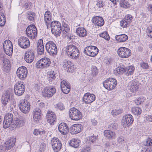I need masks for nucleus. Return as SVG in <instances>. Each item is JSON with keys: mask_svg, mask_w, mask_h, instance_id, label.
Returning <instances> with one entry per match:
<instances>
[{"mask_svg": "<svg viewBox=\"0 0 152 152\" xmlns=\"http://www.w3.org/2000/svg\"><path fill=\"white\" fill-rule=\"evenodd\" d=\"M25 88V87L23 83L18 82L14 86V91L16 95L20 96L24 93Z\"/></svg>", "mask_w": 152, "mask_h": 152, "instance_id": "1a4fd4ad", "label": "nucleus"}, {"mask_svg": "<svg viewBox=\"0 0 152 152\" xmlns=\"http://www.w3.org/2000/svg\"><path fill=\"white\" fill-rule=\"evenodd\" d=\"M18 42L19 46L24 49L28 48L30 45L29 39L27 37H20L18 39Z\"/></svg>", "mask_w": 152, "mask_h": 152, "instance_id": "2eb2a0df", "label": "nucleus"}, {"mask_svg": "<svg viewBox=\"0 0 152 152\" xmlns=\"http://www.w3.org/2000/svg\"><path fill=\"white\" fill-rule=\"evenodd\" d=\"M147 35L148 37L152 38V26L148 28L147 32Z\"/></svg>", "mask_w": 152, "mask_h": 152, "instance_id": "680f3d73", "label": "nucleus"}, {"mask_svg": "<svg viewBox=\"0 0 152 152\" xmlns=\"http://www.w3.org/2000/svg\"><path fill=\"white\" fill-rule=\"evenodd\" d=\"M132 111L134 115H139L141 113L142 110L139 107H134L132 108Z\"/></svg>", "mask_w": 152, "mask_h": 152, "instance_id": "58836bf2", "label": "nucleus"}, {"mask_svg": "<svg viewBox=\"0 0 152 152\" xmlns=\"http://www.w3.org/2000/svg\"><path fill=\"white\" fill-rule=\"evenodd\" d=\"M104 136L107 139L112 140L115 138V133L109 130H105L104 132Z\"/></svg>", "mask_w": 152, "mask_h": 152, "instance_id": "7c9ffc66", "label": "nucleus"}, {"mask_svg": "<svg viewBox=\"0 0 152 152\" xmlns=\"http://www.w3.org/2000/svg\"><path fill=\"white\" fill-rule=\"evenodd\" d=\"M44 20L47 25L49 24L52 21L51 13L50 11L45 12L44 16Z\"/></svg>", "mask_w": 152, "mask_h": 152, "instance_id": "473e14b6", "label": "nucleus"}, {"mask_svg": "<svg viewBox=\"0 0 152 152\" xmlns=\"http://www.w3.org/2000/svg\"><path fill=\"white\" fill-rule=\"evenodd\" d=\"M3 70L6 72H9L11 66L9 61L7 59L3 60Z\"/></svg>", "mask_w": 152, "mask_h": 152, "instance_id": "f704fd0d", "label": "nucleus"}, {"mask_svg": "<svg viewBox=\"0 0 152 152\" xmlns=\"http://www.w3.org/2000/svg\"><path fill=\"white\" fill-rule=\"evenodd\" d=\"M76 33L80 37H84L87 35V32L84 28L78 27L76 28Z\"/></svg>", "mask_w": 152, "mask_h": 152, "instance_id": "c756f323", "label": "nucleus"}, {"mask_svg": "<svg viewBox=\"0 0 152 152\" xmlns=\"http://www.w3.org/2000/svg\"><path fill=\"white\" fill-rule=\"evenodd\" d=\"M146 146H152V139L149 137H148L146 139Z\"/></svg>", "mask_w": 152, "mask_h": 152, "instance_id": "6e6d98bb", "label": "nucleus"}, {"mask_svg": "<svg viewBox=\"0 0 152 152\" xmlns=\"http://www.w3.org/2000/svg\"><path fill=\"white\" fill-rule=\"evenodd\" d=\"M3 48L6 54L8 55H11L13 52V46L12 42L9 40L5 41L3 43Z\"/></svg>", "mask_w": 152, "mask_h": 152, "instance_id": "4468645a", "label": "nucleus"}, {"mask_svg": "<svg viewBox=\"0 0 152 152\" xmlns=\"http://www.w3.org/2000/svg\"><path fill=\"white\" fill-rule=\"evenodd\" d=\"M96 96L93 94L87 93L85 94L83 98V100L86 104H90L95 99Z\"/></svg>", "mask_w": 152, "mask_h": 152, "instance_id": "b1692460", "label": "nucleus"}, {"mask_svg": "<svg viewBox=\"0 0 152 152\" xmlns=\"http://www.w3.org/2000/svg\"><path fill=\"white\" fill-rule=\"evenodd\" d=\"M51 63L50 59L48 58H43L39 60L36 64L37 68H47Z\"/></svg>", "mask_w": 152, "mask_h": 152, "instance_id": "9b49d317", "label": "nucleus"}, {"mask_svg": "<svg viewBox=\"0 0 152 152\" xmlns=\"http://www.w3.org/2000/svg\"><path fill=\"white\" fill-rule=\"evenodd\" d=\"M10 92L9 90L5 91L1 97V102L3 104H6L10 101Z\"/></svg>", "mask_w": 152, "mask_h": 152, "instance_id": "cd10ccee", "label": "nucleus"}, {"mask_svg": "<svg viewBox=\"0 0 152 152\" xmlns=\"http://www.w3.org/2000/svg\"><path fill=\"white\" fill-rule=\"evenodd\" d=\"M36 15L34 12H29L27 15V18L30 21H33L36 18Z\"/></svg>", "mask_w": 152, "mask_h": 152, "instance_id": "49530a36", "label": "nucleus"}, {"mask_svg": "<svg viewBox=\"0 0 152 152\" xmlns=\"http://www.w3.org/2000/svg\"><path fill=\"white\" fill-rule=\"evenodd\" d=\"M124 68L121 66H118L114 70V73L116 75L124 73Z\"/></svg>", "mask_w": 152, "mask_h": 152, "instance_id": "ea45409f", "label": "nucleus"}, {"mask_svg": "<svg viewBox=\"0 0 152 152\" xmlns=\"http://www.w3.org/2000/svg\"><path fill=\"white\" fill-rule=\"evenodd\" d=\"M31 105H18L20 110L23 113H28L30 111Z\"/></svg>", "mask_w": 152, "mask_h": 152, "instance_id": "e433bc0d", "label": "nucleus"}, {"mask_svg": "<svg viewBox=\"0 0 152 152\" xmlns=\"http://www.w3.org/2000/svg\"><path fill=\"white\" fill-rule=\"evenodd\" d=\"M13 124V122H9L7 120H5V119H4L3 123V128L4 129H7L10 127L11 125L12 127V125Z\"/></svg>", "mask_w": 152, "mask_h": 152, "instance_id": "a18cd8bd", "label": "nucleus"}, {"mask_svg": "<svg viewBox=\"0 0 152 152\" xmlns=\"http://www.w3.org/2000/svg\"><path fill=\"white\" fill-rule=\"evenodd\" d=\"M69 30V28H67L66 29H63L62 31V33L63 35V36H66Z\"/></svg>", "mask_w": 152, "mask_h": 152, "instance_id": "338daca9", "label": "nucleus"}, {"mask_svg": "<svg viewBox=\"0 0 152 152\" xmlns=\"http://www.w3.org/2000/svg\"><path fill=\"white\" fill-rule=\"evenodd\" d=\"M140 83L137 81L131 82L129 83V89L131 92L136 94L140 89Z\"/></svg>", "mask_w": 152, "mask_h": 152, "instance_id": "5701e85b", "label": "nucleus"}, {"mask_svg": "<svg viewBox=\"0 0 152 152\" xmlns=\"http://www.w3.org/2000/svg\"><path fill=\"white\" fill-rule=\"evenodd\" d=\"M30 104L28 100L24 99H20L19 104Z\"/></svg>", "mask_w": 152, "mask_h": 152, "instance_id": "bf43d9fd", "label": "nucleus"}, {"mask_svg": "<svg viewBox=\"0 0 152 152\" xmlns=\"http://www.w3.org/2000/svg\"><path fill=\"white\" fill-rule=\"evenodd\" d=\"M37 51L39 54L42 55L44 53V48L43 40L39 39L38 41L37 44Z\"/></svg>", "mask_w": 152, "mask_h": 152, "instance_id": "c85d7f7f", "label": "nucleus"}, {"mask_svg": "<svg viewBox=\"0 0 152 152\" xmlns=\"http://www.w3.org/2000/svg\"><path fill=\"white\" fill-rule=\"evenodd\" d=\"M34 51L32 49H29L25 53L24 59L26 62L31 63L34 59Z\"/></svg>", "mask_w": 152, "mask_h": 152, "instance_id": "6ab92c4d", "label": "nucleus"}, {"mask_svg": "<svg viewBox=\"0 0 152 152\" xmlns=\"http://www.w3.org/2000/svg\"><path fill=\"white\" fill-rule=\"evenodd\" d=\"M50 26L52 33L57 36H59L61 32L60 23L56 21L52 22Z\"/></svg>", "mask_w": 152, "mask_h": 152, "instance_id": "20e7f679", "label": "nucleus"}, {"mask_svg": "<svg viewBox=\"0 0 152 152\" xmlns=\"http://www.w3.org/2000/svg\"><path fill=\"white\" fill-rule=\"evenodd\" d=\"M27 69L25 66L19 67L16 72L17 76L20 79L23 80L27 77Z\"/></svg>", "mask_w": 152, "mask_h": 152, "instance_id": "a211bd4d", "label": "nucleus"}, {"mask_svg": "<svg viewBox=\"0 0 152 152\" xmlns=\"http://www.w3.org/2000/svg\"><path fill=\"white\" fill-rule=\"evenodd\" d=\"M133 17L130 14H127L120 21V26L123 28L129 27L133 21Z\"/></svg>", "mask_w": 152, "mask_h": 152, "instance_id": "dca6fc26", "label": "nucleus"}, {"mask_svg": "<svg viewBox=\"0 0 152 152\" xmlns=\"http://www.w3.org/2000/svg\"><path fill=\"white\" fill-rule=\"evenodd\" d=\"M26 32L28 37L31 39H33L37 36V29L34 25L28 26L26 29Z\"/></svg>", "mask_w": 152, "mask_h": 152, "instance_id": "9d476101", "label": "nucleus"}, {"mask_svg": "<svg viewBox=\"0 0 152 152\" xmlns=\"http://www.w3.org/2000/svg\"><path fill=\"white\" fill-rule=\"evenodd\" d=\"M99 36L102 37L104 38L107 40H109L110 39L109 36L107 32L104 31L103 33L99 34Z\"/></svg>", "mask_w": 152, "mask_h": 152, "instance_id": "09e8293b", "label": "nucleus"}, {"mask_svg": "<svg viewBox=\"0 0 152 152\" xmlns=\"http://www.w3.org/2000/svg\"><path fill=\"white\" fill-rule=\"evenodd\" d=\"M51 145L53 150L55 152L59 151L62 147L61 141L57 137H53L52 139Z\"/></svg>", "mask_w": 152, "mask_h": 152, "instance_id": "0eeeda50", "label": "nucleus"}, {"mask_svg": "<svg viewBox=\"0 0 152 152\" xmlns=\"http://www.w3.org/2000/svg\"><path fill=\"white\" fill-rule=\"evenodd\" d=\"M83 127L80 124H77L72 125L70 128L69 131L72 134H75L80 133L83 130Z\"/></svg>", "mask_w": 152, "mask_h": 152, "instance_id": "412c9836", "label": "nucleus"}, {"mask_svg": "<svg viewBox=\"0 0 152 152\" xmlns=\"http://www.w3.org/2000/svg\"><path fill=\"white\" fill-rule=\"evenodd\" d=\"M99 50L96 46H90L85 48L84 53L89 56L94 57L98 54Z\"/></svg>", "mask_w": 152, "mask_h": 152, "instance_id": "6e6552de", "label": "nucleus"}, {"mask_svg": "<svg viewBox=\"0 0 152 152\" xmlns=\"http://www.w3.org/2000/svg\"><path fill=\"white\" fill-rule=\"evenodd\" d=\"M47 122L51 125H53L56 121V117L55 113L52 111L48 112L46 116Z\"/></svg>", "mask_w": 152, "mask_h": 152, "instance_id": "4be33fe9", "label": "nucleus"}, {"mask_svg": "<svg viewBox=\"0 0 152 152\" xmlns=\"http://www.w3.org/2000/svg\"><path fill=\"white\" fill-rule=\"evenodd\" d=\"M97 139V136H91L89 137L88 139L87 140L88 142L90 143V144H93L94 143Z\"/></svg>", "mask_w": 152, "mask_h": 152, "instance_id": "de8ad7c7", "label": "nucleus"}, {"mask_svg": "<svg viewBox=\"0 0 152 152\" xmlns=\"http://www.w3.org/2000/svg\"><path fill=\"white\" fill-rule=\"evenodd\" d=\"M13 115L10 113H7L4 117V119L5 120H7L9 122H12L13 121Z\"/></svg>", "mask_w": 152, "mask_h": 152, "instance_id": "37998d69", "label": "nucleus"}, {"mask_svg": "<svg viewBox=\"0 0 152 152\" xmlns=\"http://www.w3.org/2000/svg\"><path fill=\"white\" fill-rule=\"evenodd\" d=\"M61 88L62 91L64 94H68L70 90L69 83L64 80L61 82Z\"/></svg>", "mask_w": 152, "mask_h": 152, "instance_id": "a878e982", "label": "nucleus"}, {"mask_svg": "<svg viewBox=\"0 0 152 152\" xmlns=\"http://www.w3.org/2000/svg\"><path fill=\"white\" fill-rule=\"evenodd\" d=\"M22 6H23L26 9H28L30 8L29 5L30 4L28 2H26L24 1L23 0H22L21 1L20 4L19 5H22Z\"/></svg>", "mask_w": 152, "mask_h": 152, "instance_id": "8fccbe9b", "label": "nucleus"}, {"mask_svg": "<svg viewBox=\"0 0 152 152\" xmlns=\"http://www.w3.org/2000/svg\"><path fill=\"white\" fill-rule=\"evenodd\" d=\"M118 126V124L117 123H113L108 126V128L111 131H115L117 129Z\"/></svg>", "mask_w": 152, "mask_h": 152, "instance_id": "c03bdc74", "label": "nucleus"}, {"mask_svg": "<svg viewBox=\"0 0 152 152\" xmlns=\"http://www.w3.org/2000/svg\"><path fill=\"white\" fill-rule=\"evenodd\" d=\"M9 150V149H8V147L5 144V142L3 144L0 145V152L5 151L6 150Z\"/></svg>", "mask_w": 152, "mask_h": 152, "instance_id": "864d4df0", "label": "nucleus"}, {"mask_svg": "<svg viewBox=\"0 0 152 152\" xmlns=\"http://www.w3.org/2000/svg\"><path fill=\"white\" fill-rule=\"evenodd\" d=\"M69 117L75 121H78L82 118V114L75 107L71 108L69 111Z\"/></svg>", "mask_w": 152, "mask_h": 152, "instance_id": "7ed1b4c3", "label": "nucleus"}, {"mask_svg": "<svg viewBox=\"0 0 152 152\" xmlns=\"http://www.w3.org/2000/svg\"><path fill=\"white\" fill-rule=\"evenodd\" d=\"M15 122H13L12 125L13 129H14L16 128L20 127L23 126L26 121L25 118L23 116H20L18 118H15Z\"/></svg>", "mask_w": 152, "mask_h": 152, "instance_id": "aec40b11", "label": "nucleus"}, {"mask_svg": "<svg viewBox=\"0 0 152 152\" xmlns=\"http://www.w3.org/2000/svg\"><path fill=\"white\" fill-rule=\"evenodd\" d=\"M121 6L124 8H126L129 7V4L126 1L124 0H121L120 2Z\"/></svg>", "mask_w": 152, "mask_h": 152, "instance_id": "5fc2aeb1", "label": "nucleus"}, {"mask_svg": "<svg viewBox=\"0 0 152 152\" xmlns=\"http://www.w3.org/2000/svg\"><path fill=\"white\" fill-rule=\"evenodd\" d=\"M133 116L130 114H126L122 119V125L124 128L128 127L133 124Z\"/></svg>", "mask_w": 152, "mask_h": 152, "instance_id": "39448f33", "label": "nucleus"}, {"mask_svg": "<svg viewBox=\"0 0 152 152\" xmlns=\"http://www.w3.org/2000/svg\"><path fill=\"white\" fill-rule=\"evenodd\" d=\"M56 90L54 87H46L43 90L42 94L45 97H50L56 93Z\"/></svg>", "mask_w": 152, "mask_h": 152, "instance_id": "f3484780", "label": "nucleus"}, {"mask_svg": "<svg viewBox=\"0 0 152 152\" xmlns=\"http://www.w3.org/2000/svg\"><path fill=\"white\" fill-rule=\"evenodd\" d=\"M145 117L148 121L152 122V115L145 114Z\"/></svg>", "mask_w": 152, "mask_h": 152, "instance_id": "e2e57ef3", "label": "nucleus"}, {"mask_svg": "<svg viewBox=\"0 0 152 152\" xmlns=\"http://www.w3.org/2000/svg\"><path fill=\"white\" fill-rule=\"evenodd\" d=\"M33 121L37 124L41 122L42 115L41 110L39 108H36L34 110L32 114Z\"/></svg>", "mask_w": 152, "mask_h": 152, "instance_id": "f8f14e48", "label": "nucleus"}, {"mask_svg": "<svg viewBox=\"0 0 152 152\" xmlns=\"http://www.w3.org/2000/svg\"><path fill=\"white\" fill-rule=\"evenodd\" d=\"M103 84L105 88L109 90H111L116 87L117 82L116 79L113 78H109L104 82Z\"/></svg>", "mask_w": 152, "mask_h": 152, "instance_id": "423d86ee", "label": "nucleus"}, {"mask_svg": "<svg viewBox=\"0 0 152 152\" xmlns=\"http://www.w3.org/2000/svg\"><path fill=\"white\" fill-rule=\"evenodd\" d=\"M124 70L125 74L126 75L129 76L133 73L134 70V68L133 66H131L124 68Z\"/></svg>", "mask_w": 152, "mask_h": 152, "instance_id": "4c0bfd02", "label": "nucleus"}, {"mask_svg": "<svg viewBox=\"0 0 152 152\" xmlns=\"http://www.w3.org/2000/svg\"><path fill=\"white\" fill-rule=\"evenodd\" d=\"M140 65L141 67L144 69H147L148 67V65L147 63L142 62L141 63Z\"/></svg>", "mask_w": 152, "mask_h": 152, "instance_id": "0e129e2a", "label": "nucleus"}, {"mask_svg": "<svg viewBox=\"0 0 152 152\" xmlns=\"http://www.w3.org/2000/svg\"><path fill=\"white\" fill-rule=\"evenodd\" d=\"M92 21L95 26H102L104 23L103 18L99 16H96L93 17Z\"/></svg>", "mask_w": 152, "mask_h": 152, "instance_id": "bb28decb", "label": "nucleus"}, {"mask_svg": "<svg viewBox=\"0 0 152 152\" xmlns=\"http://www.w3.org/2000/svg\"><path fill=\"white\" fill-rule=\"evenodd\" d=\"M66 52L68 56L72 59L78 58L80 55L79 50L75 45L70 44L66 47Z\"/></svg>", "mask_w": 152, "mask_h": 152, "instance_id": "f257e3e1", "label": "nucleus"}, {"mask_svg": "<svg viewBox=\"0 0 152 152\" xmlns=\"http://www.w3.org/2000/svg\"><path fill=\"white\" fill-rule=\"evenodd\" d=\"M117 53L119 57L122 58H127L131 54V50L125 47H121L118 50Z\"/></svg>", "mask_w": 152, "mask_h": 152, "instance_id": "ddd939ff", "label": "nucleus"}, {"mask_svg": "<svg viewBox=\"0 0 152 152\" xmlns=\"http://www.w3.org/2000/svg\"><path fill=\"white\" fill-rule=\"evenodd\" d=\"M63 66L65 69H69L72 65V63L69 61L65 60L63 63Z\"/></svg>", "mask_w": 152, "mask_h": 152, "instance_id": "79ce46f5", "label": "nucleus"}, {"mask_svg": "<svg viewBox=\"0 0 152 152\" xmlns=\"http://www.w3.org/2000/svg\"><path fill=\"white\" fill-rule=\"evenodd\" d=\"M123 112V110L121 109H120L118 110H113L112 111V115L115 116H116L119 115V114Z\"/></svg>", "mask_w": 152, "mask_h": 152, "instance_id": "3c124183", "label": "nucleus"}, {"mask_svg": "<svg viewBox=\"0 0 152 152\" xmlns=\"http://www.w3.org/2000/svg\"><path fill=\"white\" fill-rule=\"evenodd\" d=\"M91 148L88 146L84 147L80 151V152H91Z\"/></svg>", "mask_w": 152, "mask_h": 152, "instance_id": "4d7b16f0", "label": "nucleus"}, {"mask_svg": "<svg viewBox=\"0 0 152 152\" xmlns=\"http://www.w3.org/2000/svg\"><path fill=\"white\" fill-rule=\"evenodd\" d=\"M45 145L44 143H42L40 146L39 152H44L45 150Z\"/></svg>", "mask_w": 152, "mask_h": 152, "instance_id": "052dcab7", "label": "nucleus"}, {"mask_svg": "<svg viewBox=\"0 0 152 152\" xmlns=\"http://www.w3.org/2000/svg\"><path fill=\"white\" fill-rule=\"evenodd\" d=\"M98 73V70L95 66H92L91 68V73L93 76L96 75Z\"/></svg>", "mask_w": 152, "mask_h": 152, "instance_id": "603ef678", "label": "nucleus"}, {"mask_svg": "<svg viewBox=\"0 0 152 152\" xmlns=\"http://www.w3.org/2000/svg\"><path fill=\"white\" fill-rule=\"evenodd\" d=\"M96 5L97 7L99 8H102L103 7V5L102 4V1L101 0H99L96 4Z\"/></svg>", "mask_w": 152, "mask_h": 152, "instance_id": "774afa93", "label": "nucleus"}, {"mask_svg": "<svg viewBox=\"0 0 152 152\" xmlns=\"http://www.w3.org/2000/svg\"><path fill=\"white\" fill-rule=\"evenodd\" d=\"M115 39L119 42H124L128 39V37L127 35L123 34L116 35L115 36Z\"/></svg>", "mask_w": 152, "mask_h": 152, "instance_id": "c9c22d12", "label": "nucleus"}, {"mask_svg": "<svg viewBox=\"0 0 152 152\" xmlns=\"http://www.w3.org/2000/svg\"><path fill=\"white\" fill-rule=\"evenodd\" d=\"M80 143V140L75 138H73L69 142L70 145L75 148H78Z\"/></svg>", "mask_w": 152, "mask_h": 152, "instance_id": "72a5a7b5", "label": "nucleus"}, {"mask_svg": "<svg viewBox=\"0 0 152 152\" xmlns=\"http://www.w3.org/2000/svg\"><path fill=\"white\" fill-rule=\"evenodd\" d=\"M124 138L123 136H120L117 138V143L120 145H122L124 142Z\"/></svg>", "mask_w": 152, "mask_h": 152, "instance_id": "13d9d810", "label": "nucleus"}, {"mask_svg": "<svg viewBox=\"0 0 152 152\" xmlns=\"http://www.w3.org/2000/svg\"><path fill=\"white\" fill-rule=\"evenodd\" d=\"M145 100V99L143 97L138 98L133 102V104H143Z\"/></svg>", "mask_w": 152, "mask_h": 152, "instance_id": "a19ab883", "label": "nucleus"}, {"mask_svg": "<svg viewBox=\"0 0 152 152\" xmlns=\"http://www.w3.org/2000/svg\"><path fill=\"white\" fill-rule=\"evenodd\" d=\"M55 108L60 110H63L65 109L64 105H56Z\"/></svg>", "mask_w": 152, "mask_h": 152, "instance_id": "69168bd1", "label": "nucleus"}, {"mask_svg": "<svg viewBox=\"0 0 152 152\" xmlns=\"http://www.w3.org/2000/svg\"><path fill=\"white\" fill-rule=\"evenodd\" d=\"M16 141V139L14 137L9 138L7 141L5 142V144L8 147V149L9 150L13 147Z\"/></svg>", "mask_w": 152, "mask_h": 152, "instance_id": "2f4dec72", "label": "nucleus"}, {"mask_svg": "<svg viewBox=\"0 0 152 152\" xmlns=\"http://www.w3.org/2000/svg\"><path fill=\"white\" fill-rule=\"evenodd\" d=\"M58 129L61 134L64 135L66 134L69 130L68 126L65 123H61L58 126Z\"/></svg>", "mask_w": 152, "mask_h": 152, "instance_id": "393cba45", "label": "nucleus"}, {"mask_svg": "<svg viewBox=\"0 0 152 152\" xmlns=\"http://www.w3.org/2000/svg\"><path fill=\"white\" fill-rule=\"evenodd\" d=\"M45 48L47 52L51 56L54 57L57 52V49L56 44L52 41L48 42L46 44Z\"/></svg>", "mask_w": 152, "mask_h": 152, "instance_id": "f03ea898", "label": "nucleus"}]
</instances>
